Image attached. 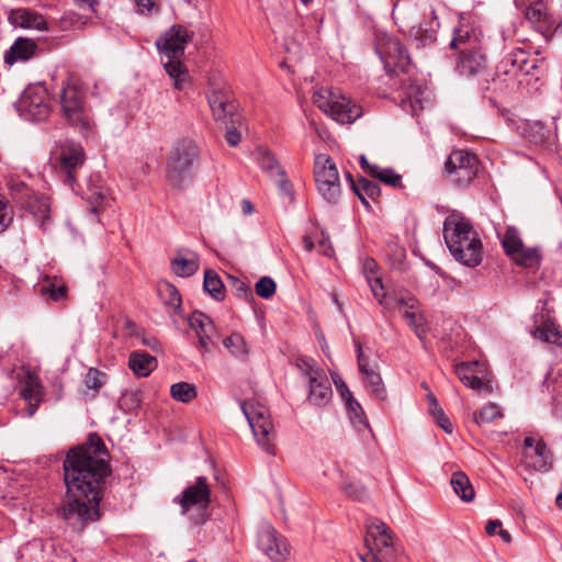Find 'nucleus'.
<instances>
[{
	"label": "nucleus",
	"mask_w": 562,
	"mask_h": 562,
	"mask_svg": "<svg viewBox=\"0 0 562 562\" xmlns=\"http://www.w3.org/2000/svg\"><path fill=\"white\" fill-rule=\"evenodd\" d=\"M109 473L106 448L97 436L68 452L64 461L67 491L56 514L70 533L80 535L101 518L99 505Z\"/></svg>",
	"instance_id": "obj_1"
},
{
	"label": "nucleus",
	"mask_w": 562,
	"mask_h": 562,
	"mask_svg": "<svg viewBox=\"0 0 562 562\" xmlns=\"http://www.w3.org/2000/svg\"><path fill=\"white\" fill-rule=\"evenodd\" d=\"M443 239L460 263L474 268L482 262L483 246L470 220L459 212H452L443 222Z\"/></svg>",
	"instance_id": "obj_2"
},
{
	"label": "nucleus",
	"mask_w": 562,
	"mask_h": 562,
	"mask_svg": "<svg viewBox=\"0 0 562 562\" xmlns=\"http://www.w3.org/2000/svg\"><path fill=\"white\" fill-rule=\"evenodd\" d=\"M192 37L193 33L186 26L175 24L156 41V46L161 54L164 68L178 90H183L189 83V74L181 63V57Z\"/></svg>",
	"instance_id": "obj_3"
},
{
	"label": "nucleus",
	"mask_w": 562,
	"mask_h": 562,
	"mask_svg": "<svg viewBox=\"0 0 562 562\" xmlns=\"http://www.w3.org/2000/svg\"><path fill=\"white\" fill-rule=\"evenodd\" d=\"M537 60L530 58L522 48H515L504 55L495 68L493 82L499 89L514 88L524 83V78L533 75L537 69Z\"/></svg>",
	"instance_id": "obj_4"
},
{
	"label": "nucleus",
	"mask_w": 562,
	"mask_h": 562,
	"mask_svg": "<svg viewBox=\"0 0 562 562\" xmlns=\"http://www.w3.org/2000/svg\"><path fill=\"white\" fill-rule=\"evenodd\" d=\"M173 502L181 508V514L194 524H203L207 518V508L211 503V488L205 476L196 477L188 485Z\"/></svg>",
	"instance_id": "obj_5"
},
{
	"label": "nucleus",
	"mask_w": 562,
	"mask_h": 562,
	"mask_svg": "<svg viewBox=\"0 0 562 562\" xmlns=\"http://www.w3.org/2000/svg\"><path fill=\"white\" fill-rule=\"evenodd\" d=\"M313 101L319 110L341 124L352 123L362 115L361 106L339 91L321 88L314 92Z\"/></svg>",
	"instance_id": "obj_6"
},
{
	"label": "nucleus",
	"mask_w": 562,
	"mask_h": 562,
	"mask_svg": "<svg viewBox=\"0 0 562 562\" xmlns=\"http://www.w3.org/2000/svg\"><path fill=\"white\" fill-rule=\"evenodd\" d=\"M366 547L372 555L369 561L367 555L359 554L361 562H392L398 549L394 546L391 529L381 520L372 519L367 524Z\"/></svg>",
	"instance_id": "obj_7"
},
{
	"label": "nucleus",
	"mask_w": 562,
	"mask_h": 562,
	"mask_svg": "<svg viewBox=\"0 0 562 562\" xmlns=\"http://www.w3.org/2000/svg\"><path fill=\"white\" fill-rule=\"evenodd\" d=\"M240 408L252 430L257 443L269 454H274L276 431L268 408L255 401L240 403Z\"/></svg>",
	"instance_id": "obj_8"
},
{
	"label": "nucleus",
	"mask_w": 562,
	"mask_h": 562,
	"mask_svg": "<svg viewBox=\"0 0 562 562\" xmlns=\"http://www.w3.org/2000/svg\"><path fill=\"white\" fill-rule=\"evenodd\" d=\"M60 110L68 122L81 133L87 134L90 128V119L85 103L83 93L69 80L63 81L59 91Z\"/></svg>",
	"instance_id": "obj_9"
},
{
	"label": "nucleus",
	"mask_w": 562,
	"mask_h": 562,
	"mask_svg": "<svg viewBox=\"0 0 562 562\" xmlns=\"http://www.w3.org/2000/svg\"><path fill=\"white\" fill-rule=\"evenodd\" d=\"M314 180L321 196L329 204H337L341 195L339 172L334 160L326 154L314 158Z\"/></svg>",
	"instance_id": "obj_10"
},
{
	"label": "nucleus",
	"mask_w": 562,
	"mask_h": 562,
	"mask_svg": "<svg viewBox=\"0 0 562 562\" xmlns=\"http://www.w3.org/2000/svg\"><path fill=\"white\" fill-rule=\"evenodd\" d=\"M199 156V148L192 139L184 138L177 142L167 161L169 180L179 187Z\"/></svg>",
	"instance_id": "obj_11"
},
{
	"label": "nucleus",
	"mask_w": 562,
	"mask_h": 562,
	"mask_svg": "<svg viewBox=\"0 0 562 562\" xmlns=\"http://www.w3.org/2000/svg\"><path fill=\"white\" fill-rule=\"evenodd\" d=\"M16 110L24 120H45L50 111L45 87L42 85L29 86L18 100Z\"/></svg>",
	"instance_id": "obj_12"
},
{
	"label": "nucleus",
	"mask_w": 562,
	"mask_h": 562,
	"mask_svg": "<svg viewBox=\"0 0 562 562\" xmlns=\"http://www.w3.org/2000/svg\"><path fill=\"white\" fill-rule=\"evenodd\" d=\"M445 169L452 182L459 187H465L477 175L479 159L467 150H454L449 155Z\"/></svg>",
	"instance_id": "obj_13"
},
{
	"label": "nucleus",
	"mask_w": 562,
	"mask_h": 562,
	"mask_svg": "<svg viewBox=\"0 0 562 562\" xmlns=\"http://www.w3.org/2000/svg\"><path fill=\"white\" fill-rule=\"evenodd\" d=\"M375 49L387 72H408L411 58L398 38L384 35L379 38Z\"/></svg>",
	"instance_id": "obj_14"
},
{
	"label": "nucleus",
	"mask_w": 562,
	"mask_h": 562,
	"mask_svg": "<svg viewBox=\"0 0 562 562\" xmlns=\"http://www.w3.org/2000/svg\"><path fill=\"white\" fill-rule=\"evenodd\" d=\"M86 160L85 151L80 144L66 142L59 151V168L64 175V182L72 190L77 186V170L82 167Z\"/></svg>",
	"instance_id": "obj_15"
},
{
	"label": "nucleus",
	"mask_w": 562,
	"mask_h": 562,
	"mask_svg": "<svg viewBox=\"0 0 562 562\" xmlns=\"http://www.w3.org/2000/svg\"><path fill=\"white\" fill-rule=\"evenodd\" d=\"M306 366L305 378L308 381L307 401L318 407L327 405L333 396V390L328 378L323 370L316 369L304 361Z\"/></svg>",
	"instance_id": "obj_16"
},
{
	"label": "nucleus",
	"mask_w": 562,
	"mask_h": 562,
	"mask_svg": "<svg viewBox=\"0 0 562 562\" xmlns=\"http://www.w3.org/2000/svg\"><path fill=\"white\" fill-rule=\"evenodd\" d=\"M258 548L273 562H282L289 554L285 539L265 522L258 532Z\"/></svg>",
	"instance_id": "obj_17"
},
{
	"label": "nucleus",
	"mask_w": 562,
	"mask_h": 562,
	"mask_svg": "<svg viewBox=\"0 0 562 562\" xmlns=\"http://www.w3.org/2000/svg\"><path fill=\"white\" fill-rule=\"evenodd\" d=\"M188 324L198 337L199 349L202 352H210L217 337V330L212 319L204 313L195 311L189 316Z\"/></svg>",
	"instance_id": "obj_18"
},
{
	"label": "nucleus",
	"mask_w": 562,
	"mask_h": 562,
	"mask_svg": "<svg viewBox=\"0 0 562 562\" xmlns=\"http://www.w3.org/2000/svg\"><path fill=\"white\" fill-rule=\"evenodd\" d=\"M356 349L358 368L367 386L370 389L374 397L384 400L386 396V390L378 371V366L370 364L369 357L363 353L361 345L358 341H356Z\"/></svg>",
	"instance_id": "obj_19"
},
{
	"label": "nucleus",
	"mask_w": 562,
	"mask_h": 562,
	"mask_svg": "<svg viewBox=\"0 0 562 562\" xmlns=\"http://www.w3.org/2000/svg\"><path fill=\"white\" fill-rule=\"evenodd\" d=\"M21 384L20 395L25 402H27V416L32 417L44 400V386L38 375L30 369L24 371Z\"/></svg>",
	"instance_id": "obj_20"
},
{
	"label": "nucleus",
	"mask_w": 562,
	"mask_h": 562,
	"mask_svg": "<svg viewBox=\"0 0 562 562\" xmlns=\"http://www.w3.org/2000/svg\"><path fill=\"white\" fill-rule=\"evenodd\" d=\"M525 18L541 34L550 32L557 25V20L549 10L546 0H528L525 9Z\"/></svg>",
	"instance_id": "obj_21"
},
{
	"label": "nucleus",
	"mask_w": 562,
	"mask_h": 562,
	"mask_svg": "<svg viewBox=\"0 0 562 562\" xmlns=\"http://www.w3.org/2000/svg\"><path fill=\"white\" fill-rule=\"evenodd\" d=\"M486 68L485 55L482 49L462 48L456 69L460 76L472 78L481 75Z\"/></svg>",
	"instance_id": "obj_22"
},
{
	"label": "nucleus",
	"mask_w": 562,
	"mask_h": 562,
	"mask_svg": "<svg viewBox=\"0 0 562 562\" xmlns=\"http://www.w3.org/2000/svg\"><path fill=\"white\" fill-rule=\"evenodd\" d=\"M21 204L40 227L46 228L50 217V201L46 195L27 191Z\"/></svg>",
	"instance_id": "obj_23"
},
{
	"label": "nucleus",
	"mask_w": 562,
	"mask_h": 562,
	"mask_svg": "<svg viewBox=\"0 0 562 562\" xmlns=\"http://www.w3.org/2000/svg\"><path fill=\"white\" fill-rule=\"evenodd\" d=\"M207 101L216 121L225 122L228 117H232L237 110L229 92L223 89H213L207 94Z\"/></svg>",
	"instance_id": "obj_24"
},
{
	"label": "nucleus",
	"mask_w": 562,
	"mask_h": 562,
	"mask_svg": "<svg viewBox=\"0 0 562 562\" xmlns=\"http://www.w3.org/2000/svg\"><path fill=\"white\" fill-rule=\"evenodd\" d=\"M38 46L36 42L27 37H18L4 53L3 59L8 65L19 61H27L35 56Z\"/></svg>",
	"instance_id": "obj_25"
},
{
	"label": "nucleus",
	"mask_w": 562,
	"mask_h": 562,
	"mask_svg": "<svg viewBox=\"0 0 562 562\" xmlns=\"http://www.w3.org/2000/svg\"><path fill=\"white\" fill-rule=\"evenodd\" d=\"M484 372V366L479 361L462 362L456 366V374L459 380L468 387L479 391L484 386L481 374Z\"/></svg>",
	"instance_id": "obj_26"
},
{
	"label": "nucleus",
	"mask_w": 562,
	"mask_h": 562,
	"mask_svg": "<svg viewBox=\"0 0 562 562\" xmlns=\"http://www.w3.org/2000/svg\"><path fill=\"white\" fill-rule=\"evenodd\" d=\"M10 22L23 29L45 30L46 21L42 14L27 8L14 9L9 15Z\"/></svg>",
	"instance_id": "obj_27"
},
{
	"label": "nucleus",
	"mask_w": 562,
	"mask_h": 562,
	"mask_svg": "<svg viewBox=\"0 0 562 562\" xmlns=\"http://www.w3.org/2000/svg\"><path fill=\"white\" fill-rule=\"evenodd\" d=\"M85 199L91 205V212L99 214L103 204L108 201V190L103 187L99 176H90L87 180V190L83 192Z\"/></svg>",
	"instance_id": "obj_28"
},
{
	"label": "nucleus",
	"mask_w": 562,
	"mask_h": 562,
	"mask_svg": "<svg viewBox=\"0 0 562 562\" xmlns=\"http://www.w3.org/2000/svg\"><path fill=\"white\" fill-rule=\"evenodd\" d=\"M439 26L438 16L435 10H431L429 18L411 29V36L423 45L431 44L437 38V31Z\"/></svg>",
	"instance_id": "obj_29"
},
{
	"label": "nucleus",
	"mask_w": 562,
	"mask_h": 562,
	"mask_svg": "<svg viewBox=\"0 0 562 562\" xmlns=\"http://www.w3.org/2000/svg\"><path fill=\"white\" fill-rule=\"evenodd\" d=\"M346 178L350 184V188L359 198L361 203L367 209H370L368 198L372 200L376 199L381 193L380 187L375 182H372L363 177H360L358 181H355L349 172L346 173Z\"/></svg>",
	"instance_id": "obj_30"
},
{
	"label": "nucleus",
	"mask_w": 562,
	"mask_h": 562,
	"mask_svg": "<svg viewBox=\"0 0 562 562\" xmlns=\"http://www.w3.org/2000/svg\"><path fill=\"white\" fill-rule=\"evenodd\" d=\"M449 46L452 49H458L460 53L462 48H481L477 34L469 26H461L456 29Z\"/></svg>",
	"instance_id": "obj_31"
},
{
	"label": "nucleus",
	"mask_w": 562,
	"mask_h": 562,
	"mask_svg": "<svg viewBox=\"0 0 562 562\" xmlns=\"http://www.w3.org/2000/svg\"><path fill=\"white\" fill-rule=\"evenodd\" d=\"M128 367L137 376L145 378L155 370L157 360L144 351H134L130 355Z\"/></svg>",
	"instance_id": "obj_32"
},
{
	"label": "nucleus",
	"mask_w": 562,
	"mask_h": 562,
	"mask_svg": "<svg viewBox=\"0 0 562 562\" xmlns=\"http://www.w3.org/2000/svg\"><path fill=\"white\" fill-rule=\"evenodd\" d=\"M402 88L405 94V100L409 102L414 111L424 109L427 92V88L424 83L409 79L408 82L403 83Z\"/></svg>",
	"instance_id": "obj_33"
},
{
	"label": "nucleus",
	"mask_w": 562,
	"mask_h": 562,
	"mask_svg": "<svg viewBox=\"0 0 562 562\" xmlns=\"http://www.w3.org/2000/svg\"><path fill=\"white\" fill-rule=\"evenodd\" d=\"M416 303V300L408 294L393 295L386 293L384 296H381V300L379 301V304L386 311H404L406 307L413 310L415 308Z\"/></svg>",
	"instance_id": "obj_34"
},
{
	"label": "nucleus",
	"mask_w": 562,
	"mask_h": 562,
	"mask_svg": "<svg viewBox=\"0 0 562 562\" xmlns=\"http://www.w3.org/2000/svg\"><path fill=\"white\" fill-rule=\"evenodd\" d=\"M199 269V258L191 252L190 257L178 256L171 260V270L181 278L193 276Z\"/></svg>",
	"instance_id": "obj_35"
},
{
	"label": "nucleus",
	"mask_w": 562,
	"mask_h": 562,
	"mask_svg": "<svg viewBox=\"0 0 562 562\" xmlns=\"http://www.w3.org/2000/svg\"><path fill=\"white\" fill-rule=\"evenodd\" d=\"M454 493L463 501L471 502L474 498V488L470 479L463 472H454L450 480Z\"/></svg>",
	"instance_id": "obj_36"
},
{
	"label": "nucleus",
	"mask_w": 562,
	"mask_h": 562,
	"mask_svg": "<svg viewBox=\"0 0 562 562\" xmlns=\"http://www.w3.org/2000/svg\"><path fill=\"white\" fill-rule=\"evenodd\" d=\"M510 258L518 266L525 268H536L540 265L541 254L537 247H526L522 245L521 248H519L513 256H510Z\"/></svg>",
	"instance_id": "obj_37"
},
{
	"label": "nucleus",
	"mask_w": 562,
	"mask_h": 562,
	"mask_svg": "<svg viewBox=\"0 0 562 562\" xmlns=\"http://www.w3.org/2000/svg\"><path fill=\"white\" fill-rule=\"evenodd\" d=\"M348 417L352 424V426L358 430L361 431L362 429L369 428V423L366 418V414L363 412V408L361 405L353 398L345 401Z\"/></svg>",
	"instance_id": "obj_38"
},
{
	"label": "nucleus",
	"mask_w": 562,
	"mask_h": 562,
	"mask_svg": "<svg viewBox=\"0 0 562 562\" xmlns=\"http://www.w3.org/2000/svg\"><path fill=\"white\" fill-rule=\"evenodd\" d=\"M258 162L260 167L268 171L271 176L278 175L281 177L280 184L285 186L288 183L285 179V172L280 168L277 159L268 150H259Z\"/></svg>",
	"instance_id": "obj_39"
},
{
	"label": "nucleus",
	"mask_w": 562,
	"mask_h": 562,
	"mask_svg": "<svg viewBox=\"0 0 562 562\" xmlns=\"http://www.w3.org/2000/svg\"><path fill=\"white\" fill-rule=\"evenodd\" d=\"M203 289L213 299L221 301L224 299V284L218 274L213 270H206L204 273Z\"/></svg>",
	"instance_id": "obj_40"
},
{
	"label": "nucleus",
	"mask_w": 562,
	"mask_h": 562,
	"mask_svg": "<svg viewBox=\"0 0 562 562\" xmlns=\"http://www.w3.org/2000/svg\"><path fill=\"white\" fill-rule=\"evenodd\" d=\"M223 346L236 358H245L248 355V346L239 333H233L223 340Z\"/></svg>",
	"instance_id": "obj_41"
},
{
	"label": "nucleus",
	"mask_w": 562,
	"mask_h": 562,
	"mask_svg": "<svg viewBox=\"0 0 562 562\" xmlns=\"http://www.w3.org/2000/svg\"><path fill=\"white\" fill-rule=\"evenodd\" d=\"M532 336L544 342L562 345V335L552 323H547L543 326H538L532 331Z\"/></svg>",
	"instance_id": "obj_42"
},
{
	"label": "nucleus",
	"mask_w": 562,
	"mask_h": 562,
	"mask_svg": "<svg viewBox=\"0 0 562 562\" xmlns=\"http://www.w3.org/2000/svg\"><path fill=\"white\" fill-rule=\"evenodd\" d=\"M170 394L173 400L181 403H190L196 397V390L193 384L178 382L171 385Z\"/></svg>",
	"instance_id": "obj_43"
},
{
	"label": "nucleus",
	"mask_w": 562,
	"mask_h": 562,
	"mask_svg": "<svg viewBox=\"0 0 562 562\" xmlns=\"http://www.w3.org/2000/svg\"><path fill=\"white\" fill-rule=\"evenodd\" d=\"M403 316L417 337L423 339L426 335V323L424 316L415 312V308L411 310L407 307L403 311Z\"/></svg>",
	"instance_id": "obj_44"
},
{
	"label": "nucleus",
	"mask_w": 562,
	"mask_h": 562,
	"mask_svg": "<svg viewBox=\"0 0 562 562\" xmlns=\"http://www.w3.org/2000/svg\"><path fill=\"white\" fill-rule=\"evenodd\" d=\"M106 374L98 369L91 368L85 376V386L91 391V396L94 397L99 390L105 384Z\"/></svg>",
	"instance_id": "obj_45"
},
{
	"label": "nucleus",
	"mask_w": 562,
	"mask_h": 562,
	"mask_svg": "<svg viewBox=\"0 0 562 562\" xmlns=\"http://www.w3.org/2000/svg\"><path fill=\"white\" fill-rule=\"evenodd\" d=\"M371 177L378 179L384 184L395 188L400 187L402 181V176L396 173L392 168H382L380 166L373 168Z\"/></svg>",
	"instance_id": "obj_46"
},
{
	"label": "nucleus",
	"mask_w": 562,
	"mask_h": 562,
	"mask_svg": "<svg viewBox=\"0 0 562 562\" xmlns=\"http://www.w3.org/2000/svg\"><path fill=\"white\" fill-rule=\"evenodd\" d=\"M522 245L524 243L519 237L518 231L514 227H508L502 240L506 255L513 256Z\"/></svg>",
	"instance_id": "obj_47"
},
{
	"label": "nucleus",
	"mask_w": 562,
	"mask_h": 562,
	"mask_svg": "<svg viewBox=\"0 0 562 562\" xmlns=\"http://www.w3.org/2000/svg\"><path fill=\"white\" fill-rule=\"evenodd\" d=\"M503 416L501 407L495 403L484 405L479 412L474 413V420L476 424L492 423L496 418Z\"/></svg>",
	"instance_id": "obj_48"
},
{
	"label": "nucleus",
	"mask_w": 562,
	"mask_h": 562,
	"mask_svg": "<svg viewBox=\"0 0 562 562\" xmlns=\"http://www.w3.org/2000/svg\"><path fill=\"white\" fill-rule=\"evenodd\" d=\"M160 293L168 296L166 304L171 307L177 315L181 316V296L178 290L173 285L167 283Z\"/></svg>",
	"instance_id": "obj_49"
},
{
	"label": "nucleus",
	"mask_w": 562,
	"mask_h": 562,
	"mask_svg": "<svg viewBox=\"0 0 562 562\" xmlns=\"http://www.w3.org/2000/svg\"><path fill=\"white\" fill-rule=\"evenodd\" d=\"M277 284L270 277H262L256 283V293L262 299H270L276 292Z\"/></svg>",
	"instance_id": "obj_50"
},
{
	"label": "nucleus",
	"mask_w": 562,
	"mask_h": 562,
	"mask_svg": "<svg viewBox=\"0 0 562 562\" xmlns=\"http://www.w3.org/2000/svg\"><path fill=\"white\" fill-rule=\"evenodd\" d=\"M529 137L536 144H543L549 140L550 131L541 122H535L530 127Z\"/></svg>",
	"instance_id": "obj_51"
},
{
	"label": "nucleus",
	"mask_w": 562,
	"mask_h": 562,
	"mask_svg": "<svg viewBox=\"0 0 562 562\" xmlns=\"http://www.w3.org/2000/svg\"><path fill=\"white\" fill-rule=\"evenodd\" d=\"M342 492L355 501H363L368 495L366 487L360 483H346L342 485Z\"/></svg>",
	"instance_id": "obj_52"
},
{
	"label": "nucleus",
	"mask_w": 562,
	"mask_h": 562,
	"mask_svg": "<svg viewBox=\"0 0 562 562\" xmlns=\"http://www.w3.org/2000/svg\"><path fill=\"white\" fill-rule=\"evenodd\" d=\"M13 220L12 209L9 202L0 195V233L4 232Z\"/></svg>",
	"instance_id": "obj_53"
},
{
	"label": "nucleus",
	"mask_w": 562,
	"mask_h": 562,
	"mask_svg": "<svg viewBox=\"0 0 562 562\" xmlns=\"http://www.w3.org/2000/svg\"><path fill=\"white\" fill-rule=\"evenodd\" d=\"M42 293L49 295L53 301H60L65 299L67 294V288L65 285L56 286L53 283L42 286Z\"/></svg>",
	"instance_id": "obj_54"
},
{
	"label": "nucleus",
	"mask_w": 562,
	"mask_h": 562,
	"mask_svg": "<svg viewBox=\"0 0 562 562\" xmlns=\"http://www.w3.org/2000/svg\"><path fill=\"white\" fill-rule=\"evenodd\" d=\"M533 451L540 458V460L537 463H535L533 467L538 470L546 469L547 459L549 454L547 445L542 440H539L536 442Z\"/></svg>",
	"instance_id": "obj_55"
},
{
	"label": "nucleus",
	"mask_w": 562,
	"mask_h": 562,
	"mask_svg": "<svg viewBox=\"0 0 562 562\" xmlns=\"http://www.w3.org/2000/svg\"><path fill=\"white\" fill-rule=\"evenodd\" d=\"M368 280V284L371 289V292L373 294V296L378 300V302L381 300V296H384L386 294V292L384 291V285L381 281L380 278L378 277H374V278H370L368 277L367 278Z\"/></svg>",
	"instance_id": "obj_56"
},
{
	"label": "nucleus",
	"mask_w": 562,
	"mask_h": 562,
	"mask_svg": "<svg viewBox=\"0 0 562 562\" xmlns=\"http://www.w3.org/2000/svg\"><path fill=\"white\" fill-rule=\"evenodd\" d=\"M434 418L436 419L438 426L447 434H451L453 431V426L448 418V416L445 414L443 409L438 411L435 413Z\"/></svg>",
	"instance_id": "obj_57"
},
{
	"label": "nucleus",
	"mask_w": 562,
	"mask_h": 562,
	"mask_svg": "<svg viewBox=\"0 0 562 562\" xmlns=\"http://www.w3.org/2000/svg\"><path fill=\"white\" fill-rule=\"evenodd\" d=\"M333 381L337 389V392L340 394L344 401L351 400L352 393L349 391L344 380L339 375H334Z\"/></svg>",
	"instance_id": "obj_58"
},
{
	"label": "nucleus",
	"mask_w": 562,
	"mask_h": 562,
	"mask_svg": "<svg viewBox=\"0 0 562 562\" xmlns=\"http://www.w3.org/2000/svg\"><path fill=\"white\" fill-rule=\"evenodd\" d=\"M225 139L231 146L234 147L239 144L241 136L237 130L232 128L226 132Z\"/></svg>",
	"instance_id": "obj_59"
},
{
	"label": "nucleus",
	"mask_w": 562,
	"mask_h": 562,
	"mask_svg": "<svg viewBox=\"0 0 562 562\" xmlns=\"http://www.w3.org/2000/svg\"><path fill=\"white\" fill-rule=\"evenodd\" d=\"M139 13L149 12L156 3V0H134Z\"/></svg>",
	"instance_id": "obj_60"
},
{
	"label": "nucleus",
	"mask_w": 562,
	"mask_h": 562,
	"mask_svg": "<svg viewBox=\"0 0 562 562\" xmlns=\"http://www.w3.org/2000/svg\"><path fill=\"white\" fill-rule=\"evenodd\" d=\"M74 2L79 9L91 13L95 11L94 5L98 4V1L94 0H74Z\"/></svg>",
	"instance_id": "obj_61"
},
{
	"label": "nucleus",
	"mask_w": 562,
	"mask_h": 562,
	"mask_svg": "<svg viewBox=\"0 0 562 562\" xmlns=\"http://www.w3.org/2000/svg\"><path fill=\"white\" fill-rule=\"evenodd\" d=\"M502 521L499 519H491L485 526V531L488 536H494L497 529H501Z\"/></svg>",
	"instance_id": "obj_62"
},
{
	"label": "nucleus",
	"mask_w": 562,
	"mask_h": 562,
	"mask_svg": "<svg viewBox=\"0 0 562 562\" xmlns=\"http://www.w3.org/2000/svg\"><path fill=\"white\" fill-rule=\"evenodd\" d=\"M426 400H427V403H428V406H429V412L431 415H434L435 413H437L438 411L442 409L440 406H439V403L436 398V396L434 394H428L426 396Z\"/></svg>",
	"instance_id": "obj_63"
},
{
	"label": "nucleus",
	"mask_w": 562,
	"mask_h": 562,
	"mask_svg": "<svg viewBox=\"0 0 562 562\" xmlns=\"http://www.w3.org/2000/svg\"><path fill=\"white\" fill-rule=\"evenodd\" d=\"M359 162H360L362 170L366 171L367 173H369L370 176L372 175L373 168H375L378 166V165L370 164L364 155L360 156Z\"/></svg>",
	"instance_id": "obj_64"
}]
</instances>
